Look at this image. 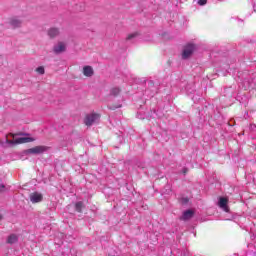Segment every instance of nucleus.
Wrapping results in <instances>:
<instances>
[{"mask_svg":"<svg viewBox=\"0 0 256 256\" xmlns=\"http://www.w3.org/2000/svg\"><path fill=\"white\" fill-rule=\"evenodd\" d=\"M33 141H35V139L31 137H19L16 138L15 140L6 139L4 142L1 141L0 145L2 147H8V145H21L23 143H31Z\"/></svg>","mask_w":256,"mask_h":256,"instance_id":"nucleus-1","label":"nucleus"},{"mask_svg":"<svg viewBox=\"0 0 256 256\" xmlns=\"http://www.w3.org/2000/svg\"><path fill=\"white\" fill-rule=\"evenodd\" d=\"M99 117L100 116L97 113L87 114L84 119V123L87 127H91L93 123H97L99 121Z\"/></svg>","mask_w":256,"mask_h":256,"instance_id":"nucleus-2","label":"nucleus"},{"mask_svg":"<svg viewBox=\"0 0 256 256\" xmlns=\"http://www.w3.org/2000/svg\"><path fill=\"white\" fill-rule=\"evenodd\" d=\"M49 149L47 146H35L27 150V153L31 155H41V153H45Z\"/></svg>","mask_w":256,"mask_h":256,"instance_id":"nucleus-3","label":"nucleus"},{"mask_svg":"<svg viewBox=\"0 0 256 256\" xmlns=\"http://www.w3.org/2000/svg\"><path fill=\"white\" fill-rule=\"evenodd\" d=\"M193 51H195V45H186L182 53V59H189V56L193 55Z\"/></svg>","mask_w":256,"mask_h":256,"instance_id":"nucleus-4","label":"nucleus"},{"mask_svg":"<svg viewBox=\"0 0 256 256\" xmlns=\"http://www.w3.org/2000/svg\"><path fill=\"white\" fill-rule=\"evenodd\" d=\"M66 51H67V46L65 45L64 42H58L53 47V52L55 53V55H60V53H65Z\"/></svg>","mask_w":256,"mask_h":256,"instance_id":"nucleus-5","label":"nucleus"},{"mask_svg":"<svg viewBox=\"0 0 256 256\" xmlns=\"http://www.w3.org/2000/svg\"><path fill=\"white\" fill-rule=\"evenodd\" d=\"M47 35L50 39H55L61 35V30L57 27H51L48 29Z\"/></svg>","mask_w":256,"mask_h":256,"instance_id":"nucleus-6","label":"nucleus"},{"mask_svg":"<svg viewBox=\"0 0 256 256\" xmlns=\"http://www.w3.org/2000/svg\"><path fill=\"white\" fill-rule=\"evenodd\" d=\"M9 25L12 27V29H19L23 25V20L18 17L11 18L9 21Z\"/></svg>","mask_w":256,"mask_h":256,"instance_id":"nucleus-7","label":"nucleus"},{"mask_svg":"<svg viewBox=\"0 0 256 256\" xmlns=\"http://www.w3.org/2000/svg\"><path fill=\"white\" fill-rule=\"evenodd\" d=\"M31 203H41L43 201V194L39 192H33L29 195Z\"/></svg>","mask_w":256,"mask_h":256,"instance_id":"nucleus-8","label":"nucleus"},{"mask_svg":"<svg viewBox=\"0 0 256 256\" xmlns=\"http://www.w3.org/2000/svg\"><path fill=\"white\" fill-rule=\"evenodd\" d=\"M229 200L225 197H221L218 201L219 208L225 211L226 213H229V206H227V203Z\"/></svg>","mask_w":256,"mask_h":256,"instance_id":"nucleus-9","label":"nucleus"},{"mask_svg":"<svg viewBox=\"0 0 256 256\" xmlns=\"http://www.w3.org/2000/svg\"><path fill=\"white\" fill-rule=\"evenodd\" d=\"M193 215H195L193 210H186L183 212V215L180 217V219L182 221H189V219H193Z\"/></svg>","mask_w":256,"mask_h":256,"instance_id":"nucleus-10","label":"nucleus"},{"mask_svg":"<svg viewBox=\"0 0 256 256\" xmlns=\"http://www.w3.org/2000/svg\"><path fill=\"white\" fill-rule=\"evenodd\" d=\"M83 75H84V77H93V75H95V71L93 70V67L84 66L83 67Z\"/></svg>","mask_w":256,"mask_h":256,"instance_id":"nucleus-11","label":"nucleus"},{"mask_svg":"<svg viewBox=\"0 0 256 256\" xmlns=\"http://www.w3.org/2000/svg\"><path fill=\"white\" fill-rule=\"evenodd\" d=\"M17 241H19L17 235L11 234L10 236H8L7 243H9L10 245H13V243H17Z\"/></svg>","mask_w":256,"mask_h":256,"instance_id":"nucleus-12","label":"nucleus"},{"mask_svg":"<svg viewBox=\"0 0 256 256\" xmlns=\"http://www.w3.org/2000/svg\"><path fill=\"white\" fill-rule=\"evenodd\" d=\"M121 93V89L119 87H114L110 90V97H117Z\"/></svg>","mask_w":256,"mask_h":256,"instance_id":"nucleus-13","label":"nucleus"},{"mask_svg":"<svg viewBox=\"0 0 256 256\" xmlns=\"http://www.w3.org/2000/svg\"><path fill=\"white\" fill-rule=\"evenodd\" d=\"M83 207H85V205L82 201H79L75 204V211H77V213H81L83 211Z\"/></svg>","mask_w":256,"mask_h":256,"instance_id":"nucleus-14","label":"nucleus"},{"mask_svg":"<svg viewBox=\"0 0 256 256\" xmlns=\"http://www.w3.org/2000/svg\"><path fill=\"white\" fill-rule=\"evenodd\" d=\"M36 71L39 75H45V68L43 66L38 67Z\"/></svg>","mask_w":256,"mask_h":256,"instance_id":"nucleus-15","label":"nucleus"},{"mask_svg":"<svg viewBox=\"0 0 256 256\" xmlns=\"http://www.w3.org/2000/svg\"><path fill=\"white\" fill-rule=\"evenodd\" d=\"M136 36H137V33H132V34H129L126 39L127 41H131V39H135Z\"/></svg>","mask_w":256,"mask_h":256,"instance_id":"nucleus-16","label":"nucleus"},{"mask_svg":"<svg viewBox=\"0 0 256 256\" xmlns=\"http://www.w3.org/2000/svg\"><path fill=\"white\" fill-rule=\"evenodd\" d=\"M5 191H7L5 184H0V193H5Z\"/></svg>","mask_w":256,"mask_h":256,"instance_id":"nucleus-17","label":"nucleus"},{"mask_svg":"<svg viewBox=\"0 0 256 256\" xmlns=\"http://www.w3.org/2000/svg\"><path fill=\"white\" fill-rule=\"evenodd\" d=\"M198 5H207V0H198Z\"/></svg>","mask_w":256,"mask_h":256,"instance_id":"nucleus-18","label":"nucleus"},{"mask_svg":"<svg viewBox=\"0 0 256 256\" xmlns=\"http://www.w3.org/2000/svg\"><path fill=\"white\" fill-rule=\"evenodd\" d=\"M189 203V198H182V204L187 205Z\"/></svg>","mask_w":256,"mask_h":256,"instance_id":"nucleus-19","label":"nucleus"},{"mask_svg":"<svg viewBox=\"0 0 256 256\" xmlns=\"http://www.w3.org/2000/svg\"><path fill=\"white\" fill-rule=\"evenodd\" d=\"M188 172H189V169H188V168H183V169H182L183 175H187Z\"/></svg>","mask_w":256,"mask_h":256,"instance_id":"nucleus-20","label":"nucleus"},{"mask_svg":"<svg viewBox=\"0 0 256 256\" xmlns=\"http://www.w3.org/2000/svg\"><path fill=\"white\" fill-rule=\"evenodd\" d=\"M246 256H256V253L255 252H247L246 253Z\"/></svg>","mask_w":256,"mask_h":256,"instance_id":"nucleus-21","label":"nucleus"},{"mask_svg":"<svg viewBox=\"0 0 256 256\" xmlns=\"http://www.w3.org/2000/svg\"><path fill=\"white\" fill-rule=\"evenodd\" d=\"M119 107H121V105H118V106H110L109 109L115 110V109H119Z\"/></svg>","mask_w":256,"mask_h":256,"instance_id":"nucleus-22","label":"nucleus"},{"mask_svg":"<svg viewBox=\"0 0 256 256\" xmlns=\"http://www.w3.org/2000/svg\"><path fill=\"white\" fill-rule=\"evenodd\" d=\"M250 129L253 131V130H255L256 129V125L255 124H251L250 125Z\"/></svg>","mask_w":256,"mask_h":256,"instance_id":"nucleus-23","label":"nucleus"},{"mask_svg":"<svg viewBox=\"0 0 256 256\" xmlns=\"http://www.w3.org/2000/svg\"><path fill=\"white\" fill-rule=\"evenodd\" d=\"M1 219H3V216L0 214V221H1Z\"/></svg>","mask_w":256,"mask_h":256,"instance_id":"nucleus-24","label":"nucleus"},{"mask_svg":"<svg viewBox=\"0 0 256 256\" xmlns=\"http://www.w3.org/2000/svg\"><path fill=\"white\" fill-rule=\"evenodd\" d=\"M140 119H144L143 117H139Z\"/></svg>","mask_w":256,"mask_h":256,"instance_id":"nucleus-25","label":"nucleus"}]
</instances>
